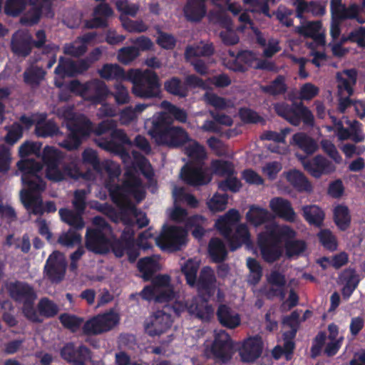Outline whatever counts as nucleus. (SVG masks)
Wrapping results in <instances>:
<instances>
[{"mask_svg": "<svg viewBox=\"0 0 365 365\" xmlns=\"http://www.w3.org/2000/svg\"><path fill=\"white\" fill-rule=\"evenodd\" d=\"M128 81L132 83V93L137 98L153 99L160 97V78L152 70L130 69Z\"/></svg>", "mask_w": 365, "mask_h": 365, "instance_id": "nucleus-5", "label": "nucleus"}, {"mask_svg": "<svg viewBox=\"0 0 365 365\" xmlns=\"http://www.w3.org/2000/svg\"><path fill=\"white\" fill-rule=\"evenodd\" d=\"M38 311L41 316L49 319L57 315L59 308L54 302L47 297H43L38 303Z\"/></svg>", "mask_w": 365, "mask_h": 365, "instance_id": "nucleus-49", "label": "nucleus"}, {"mask_svg": "<svg viewBox=\"0 0 365 365\" xmlns=\"http://www.w3.org/2000/svg\"><path fill=\"white\" fill-rule=\"evenodd\" d=\"M198 269L199 264L191 259H188L181 267L186 282L191 287H195Z\"/></svg>", "mask_w": 365, "mask_h": 365, "instance_id": "nucleus-50", "label": "nucleus"}, {"mask_svg": "<svg viewBox=\"0 0 365 365\" xmlns=\"http://www.w3.org/2000/svg\"><path fill=\"white\" fill-rule=\"evenodd\" d=\"M214 174L227 178L232 176L235 173L234 165L232 162L221 159L213 160L210 164Z\"/></svg>", "mask_w": 365, "mask_h": 365, "instance_id": "nucleus-44", "label": "nucleus"}, {"mask_svg": "<svg viewBox=\"0 0 365 365\" xmlns=\"http://www.w3.org/2000/svg\"><path fill=\"white\" fill-rule=\"evenodd\" d=\"M93 227H88L85 235L86 249L95 254H106L110 246V235L111 226L101 216H96L92 220Z\"/></svg>", "mask_w": 365, "mask_h": 365, "instance_id": "nucleus-6", "label": "nucleus"}, {"mask_svg": "<svg viewBox=\"0 0 365 365\" xmlns=\"http://www.w3.org/2000/svg\"><path fill=\"white\" fill-rule=\"evenodd\" d=\"M155 267L156 262L152 257H143L138 261V268L142 273L143 279L145 281L151 279L150 284L141 290L140 296L148 302H169L175 297L173 288L170 284V277L168 274H158L153 278Z\"/></svg>", "mask_w": 365, "mask_h": 365, "instance_id": "nucleus-1", "label": "nucleus"}, {"mask_svg": "<svg viewBox=\"0 0 365 365\" xmlns=\"http://www.w3.org/2000/svg\"><path fill=\"white\" fill-rule=\"evenodd\" d=\"M228 195L227 194L215 193L207 202V207L212 212H220L225 210L227 204Z\"/></svg>", "mask_w": 365, "mask_h": 365, "instance_id": "nucleus-58", "label": "nucleus"}, {"mask_svg": "<svg viewBox=\"0 0 365 365\" xmlns=\"http://www.w3.org/2000/svg\"><path fill=\"white\" fill-rule=\"evenodd\" d=\"M86 93L91 92L88 96L90 101L96 104H101L108 95L109 91L106 83L99 80H94L86 83Z\"/></svg>", "mask_w": 365, "mask_h": 365, "instance_id": "nucleus-30", "label": "nucleus"}, {"mask_svg": "<svg viewBox=\"0 0 365 365\" xmlns=\"http://www.w3.org/2000/svg\"><path fill=\"white\" fill-rule=\"evenodd\" d=\"M17 167L22 173L21 178L39 175L38 173L42 169L41 164L34 159L21 160L17 163Z\"/></svg>", "mask_w": 365, "mask_h": 365, "instance_id": "nucleus-45", "label": "nucleus"}, {"mask_svg": "<svg viewBox=\"0 0 365 365\" xmlns=\"http://www.w3.org/2000/svg\"><path fill=\"white\" fill-rule=\"evenodd\" d=\"M190 140L185 129L181 127H175L173 125L165 140H164L162 145H168L170 148H179Z\"/></svg>", "mask_w": 365, "mask_h": 365, "instance_id": "nucleus-34", "label": "nucleus"}, {"mask_svg": "<svg viewBox=\"0 0 365 365\" xmlns=\"http://www.w3.org/2000/svg\"><path fill=\"white\" fill-rule=\"evenodd\" d=\"M199 219L198 215H193L189 217L185 222L187 229H192V235L197 240H201L205 234V230L204 227L197 224Z\"/></svg>", "mask_w": 365, "mask_h": 365, "instance_id": "nucleus-61", "label": "nucleus"}, {"mask_svg": "<svg viewBox=\"0 0 365 365\" xmlns=\"http://www.w3.org/2000/svg\"><path fill=\"white\" fill-rule=\"evenodd\" d=\"M81 240L82 237L78 231L70 228L59 236L58 242L66 247H73L75 245H80Z\"/></svg>", "mask_w": 365, "mask_h": 365, "instance_id": "nucleus-52", "label": "nucleus"}, {"mask_svg": "<svg viewBox=\"0 0 365 365\" xmlns=\"http://www.w3.org/2000/svg\"><path fill=\"white\" fill-rule=\"evenodd\" d=\"M295 234L294 230L287 225L267 227L257 238L262 259L267 263L279 260L283 253L282 242L294 238Z\"/></svg>", "mask_w": 365, "mask_h": 365, "instance_id": "nucleus-3", "label": "nucleus"}, {"mask_svg": "<svg viewBox=\"0 0 365 365\" xmlns=\"http://www.w3.org/2000/svg\"><path fill=\"white\" fill-rule=\"evenodd\" d=\"M140 55L139 49L135 46H127L120 48L118 59L123 64H129Z\"/></svg>", "mask_w": 365, "mask_h": 365, "instance_id": "nucleus-57", "label": "nucleus"}, {"mask_svg": "<svg viewBox=\"0 0 365 365\" xmlns=\"http://www.w3.org/2000/svg\"><path fill=\"white\" fill-rule=\"evenodd\" d=\"M61 220L68 225L74 230H81L85 227V222L83 218L84 212L68 208H61L58 211Z\"/></svg>", "mask_w": 365, "mask_h": 365, "instance_id": "nucleus-32", "label": "nucleus"}, {"mask_svg": "<svg viewBox=\"0 0 365 365\" xmlns=\"http://www.w3.org/2000/svg\"><path fill=\"white\" fill-rule=\"evenodd\" d=\"M185 154L190 158V163L194 164H204V160L207 158V153L203 145L198 142L193 140L185 147Z\"/></svg>", "mask_w": 365, "mask_h": 365, "instance_id": "nucleus-42", "label": "nucleus"}, {"mask_svg": "<svg viewBox=\"0 0 365 365\" xmlns=\"http://www.w3.org/2000/svg\"><path fill=\"white\" fill-rule=\"evenodd\" d=\"M285 241L286 254L288 257L298 255L303 252L307 248L305 242L302 240L289 241V240H287Z\"/></svg>", "mask_w": 365, "mask_h": 365, "instance_id": "nucleus-64", "label": "nucleus"}, {"mask_svg": "<svg viewBox=\"0 0 365 365\" xmlns=\"http://www.w3.org/2000/svg\"><path fill=\"white\" fill-rule=\"evenodd\" d=\"M287 180L290 185L298 192H310L312 185L308 178L301 171L292 170L287 173Z\"/></svg>", "mask_w": 365, "mask_h": 365, "instance_id": "nucleus-33", "label": "nucleus"}, {"mask_svg": "<svg viewBox=\"0 0 365 365\" xmlns=\"http://www.w3.org/2000/svg\"><path fill=\"white\" fill-rule=\"evenodd\" d=\"M260 89L263 93L273 96L284 94L287 90L285 78L279 75L269 85L261 86Z\"/></svg>", "mask_w": 365, "mask_h": 365, "instance_id": "nucleus-43", "label": "nucleus"}, {"mask_svg": "<svg viewBox=\"0 0 365 365\" xmlns=\"http://www.w3.org/2000/svg\"><path fill=\"white\" fill-rule=\"evenodd\" d=\"M304 220L311 225L321 227L323 224L325 214L316 205H304L302 208Z\"/></svg>", "mask_w": 365, "mask_h": 365, "instance_id": "nucleus-37", "label": "nucleus"}, {"mask_svg": "<svg viewBox=\"0 0 365 365\" xmlns=\"http://www.w3.org/2000/svg\"><path fill=\"white\" fill-rule=\"evenodd\" d=\"M187 230L175 225H164L155 238L156 245L163 250H180L186 244Z\"/></svg>", "mask_w": 365, "mask_h": 365, "instance_id": "nucleus-12", "label": "nucleus"}, {"mask_svg": "<svg viewBox=\"0 0 365 365\" xmlns=\"http://www.w3.org/2000/svg\"><path fill=\"white\" fill-rule=\"evenodd\" d=\"M120 321L119 315L110 311L88 320L83 327V333L86 335L100 334L113 329Z\"/></svg>", "mask_w": 365, "mask_h": 365, "instance_id": "nucleus-13", "label": "nucleus"}, {"mask_svg": "<svg viewBox=\"0 0 365 365\" xmlns=\"http://www.w3.org/2000/svg\"><path fill=\"white\" fill-rule=\"evenodd\" d=\"M182 11L187 21L198 23L206 16L207 6L201 0H186Z\"/></svg>", "mask_w": 365, "mask_h": 365, "instance_id": "nucleus-26", "label": "nucleus"}, {"mask_svg": "<svg viewBox=\"0 0 365 365\" xmlns=\"http://www.w3.org/2000/svg\"><path fill=\"white\" fill-rule=\"evenodd\" d=\"M125 180L122 185H118L108 182L106 184L110 197L115 204L120 203L125 195L133 196L138 202H140L145 197V191L144 190L142 181L133 170H128L124 173Z\"/></svg>", "mask_w": 365, "mask_h": 365, "instance_id": "nucleus-7", "label": "nucleus"}, {"mask_svg": "<svg viewBox=\"0 0 365 365\" xmlns=\"http://www.w3.org/2000/svg\"><path fill=\"white\" fill-rule=\"evenodd\" d=\"M333 220L341 231H346L351 225V216L349 207L344 204H339L333 210Z\"/></svg>", "mask_w": 365, "mask_h": 365, "instance_id": "nucleus-36", "label": "nucleus"}, {"mask_svg": "<svg viewBox=\"0 0 365 365\" xmlns=\"http://www.w3.org/2000/svg\"><path fill=\"white\" fill-rule=\"evenodd\" d=\"M203 165L189 163L181 170V178L187 185L192 186L207 185L211 180L204 171Z\"/></svg>", "mask_w": 365, "mask_h": 365, "instance_id": "nucleus-24", "label": "nucleus"}, {"mask_svg": "<svg viewBox=\"0 0 365 365\" xmlns=\"http://www.w3.org/2000/svg\"><path fill=\"white\" fill-rule=\"evenodd\" d=\"M160 107L164 109L169 115H172L173 120L185 123L187 120V113L185 110L178 107L168 101H163Z\"/></svg>", "mask_w": 365, "mask_h": 365, "instance_id": "nucleus-47", "label": "nucleus"}, {"mask_svg": "<svg viewBox=\"0 0 365 365\" xmlns=\"http://www.w3.org/2000/svg\"><path fill=\"white\" fill-rule=\"evenodd\" d=\"M115 91L112 93L116 104H128L130 101L129 92L125 86L121 83H117L114 87Z\"/></svg>", "mask_w": 365, "mask_h": 365, "instance_id": "nucleus-59", "label": "nucleus"}, {"mask_svg": "<svg viewBox=\"0 0 365 365\" xmlns=\"http://www.w3.org/2000/svg\"><path fill=\"white\" fill-rule=\"evenodd\" d=\"M98 73L102 78L106 81H128L129 77V71L126 73L117 63H105L98 71Z\"/></svg>", "mask_w": 365, "mask_h": 365, "instance_id": "nucleus-31", "label": "nucleus"}, {"mask_svg": "<svg viewBox=\"0 0 365 365\" xmlns=\"http://www.w3.org/2000/svg\"><path fill=\"white\" fill-rule=\"evenodd\" d=\"M22 184L27 187L20 192L21 202L25 208L35 215H41L44 213L41 197L33 193L40 192L45 190L46 183L40 175L21 178Z\"/></svg>", "mask_w": 365, "mask_h": 365, "instance_id": "nucleus-8", "label": "nucleus"}, {"mask_svg": "<svg viewBox=\"0 0 365 365\" xmlns=\"http://www.w3.org/2000/svg\"><path fill=\"white\" fill-rule=\"evenodd\" d=\"M216 316L220 324L227 329H235L241 322L240 316L226 304H220Z\"/></svg>", "mask_w": 365, "mask_h": 365, "instance_id": "nucleus-27", "label": "nucleus"}, {"mask_svg": "<svg viewBox=\"0 0 365 365\" xmlns=\"http://www.w3.org/2000/svg\"><path fill=\"white\" fill-rule=\"evenodd\" d=\"M35 131L38 137H53L58 133L59 128L55 123L49 120L43 124H38Z\"/></svg>", "mask_w": 365, "mask_h": 365, "instance_id": "nucleus-55", "label": "nucleus"}, {"mask_svg": "<svg viewBox=\"0 0 365 365\" xmlns=\"http://www.w3.org/2000/svg\"><path fill=\"white\" fill-rule=\"evenodd\" d=\"M207 252L212 261L221 263L227 257V250L224 242L217 237H212L208 243Z\"/></svg>", "mask_w": 365, "mask_h": 365, "instance_id": "nucleus-35", "label": "nucleus"}, {"mask_svg": "<svg viewBox=\"0 0 365 365\" xmlns=\"http://www.w3.org/2000/svg\"><path fill=\"white\" fill-rule=\"evenodd\" d=\"M150 121L148 134L158 145H162L173 127V120L167 113L160 112L154 115Z\"/></svg>", "mask_w": 365, "mask_h": 365, "instance_id": "nucleus-17", "label": "nucleus"}, {"mask_svg": "<svg viewBox=\"0 0 365 365\" xmlns=\"http://www.w3.org/2000/svg\"><path fill=\"white\" fill-rule=\"evenodd\" d=\"M76 67L75 61L61 56L58 60V63L54 70V73L61 79L66 77H73L76 75L77 70Z\"/></svg>", "mask_w": 365, "mask_h": 365, "instance_id": "nucleus-40", "label": "nucleus"}, {"mask_svg": "<svg viewBox=\"0 0 365 365\" xmlns=\"http://www.w3.org/2000/svg\"><path fill=\"white\" fill-rule=\"evenodd\" d=\"M240 215L235 209L230 210L215 222L220 234L226 240L230 250L235 251L242 245L250 247L252 245L249 229L245 224H238Z\"/></svg>", "mask_w": 365, "mask_h": 365, "instance_id": "nucleus-2", "label": "nucleus"}, {"mask_svg": "<svg viewBox=\"0 0 365 365\" xmlns=\"http://www.w3.org/2000/svg\"><path fill=\"white\" fill-rule=\"evenodd\" d=\"M341 281L344 282V286L357 288L360 279L353 268H347L340 275Z\"/></svg>", "mask_w": 365, "mask_h": 365, "instance_id": "nucleus-63", "label": "nucleus"}, {"mask_svg": "<svg viewBox=\"0 0 365 365\" xmlns=\"http://www.w3.org/2000/svg\"><path fill=\"white\" fill-rule=\"evenodd\" d=\"M210 351L216 361L222 364L230 361L234 354V344L230 336L225 331L216 334Z\"/></svg>", "mask_w": 365, "mask_h": 365, "instance_id": "nucleus-14", "label": "nucleus"}, {"mask_svg": "<svg viewBox=\"0 0 365 365\" xmlns=\"http://www.w3.org/2000/svg\"><path fill=\"white\" fill-rule=\"evenodd\" d=\"M66 263L58 251H53L46 259L44 273L52 282H60L64 277Z\"/></svg>", "mask_w": 365, "mask_h": 365, "instance_id": "nucleus-21", "label": "nucleus"}, {"mask_svg": "<svg viewBox=\"0 0 365 365\" xmlns=\"http://www.w3.org/2000/svg\"><path fill=\"white\" fill-rule=\"evenodd\" d=\"M246 218L253 225L259 226L269 220L270 214L267 209L252 205L246 213Z\"/></svg>", "mask_w": 365, "mask_h": 365, "instance_id": "nucleus-39", "label": "nucleus"}, {"mask_svg": "<svg viewBox=\"0 0 365 365\" xmlns=\"http://www.w3.org/2000/svg\"><path fill=\"white\" fill-rule=\"evenodd\" d=\"M46 71L41 67L35 66L26 69L24 73L25 83L31 86H38L44 78Z\"/></svg>", "mask_w": 365, "mask_h": 365, "instance_id": "nucleus-51", "label": "nucleus"}, {"mask_svg": "<svg viewBox=\"0 0 365 365\" xmlns=\"http://www.w3.org/2000/svg\"><path fill=\"white\" fill-rule=\"evenodd\" d=\"M31 9L21 18L22 25L31 26L38 23L41 16L53 18L54 12L52 9L51 0H29Z\"/></svg>", "mask_w": 365, "mask_h": 365, "instance_id": "nucleus-16", "label": "nucleus"}, {"mask_svg": "<svg viewBox=\"0 0 365 365\" xmlns=\"http://www.w3.org/2000/svg\"><path fill=\"white\" fill-rule=\"evenodd\" d=\"M269 207L279 217L290 222L295 221L296 213L288 200L281 197H274L269 202Z\"/></svg>", "mask_w": 365, "mask_h": 365, "instance_id": "nucleus-25", "label": "nucleus"}, {"mask_svg": "<svg viewBox=\"0 0 365 365\" xmlns=\"http://www.w3.org/2000/svg\"><path fill=\"white\" fill-rule=\"evenodd\" d=\"M216 278L210 267H205L200 272L196 284L198 293L205 302H207L216 291Z\"/></svg>", "mask_w": 365, "mask_h": 365, "instance_id": "nucleus-19", "label": "nucleus"}, {"mask_svg": "<svg viewBox=\"0 0 365 365\" xmlns=\"http://www.w3.org/2000/svg\"><path fill=\"white\" fill-rule=\"evenodd\" d=\"M296 145L307 155H312L318 149L317 142L304 133H297L292 136Z\"/></svg>", "mask_w": 365, "mask_h": 365, "instance_id": "nucleus-38", "label": "nucleus"}, {"mask_svg": "<svg viewBox=\"0 0 365 365\" xmlns=\"http://www.w3.org/2000/svg\"><path fill=\"white\" fill-rule=\"evenodd\" d=\"M61 356L68 363L74 365H84L91 359L90 349L86 346H75L73 343H67L60 351Z\"/></svg>", "mask_w": 365, "mask_h": 365, "instance_id": "nucleus-20", "label": "nucleus"}, {"mask_svg": "<svg viewBox=\"0 0 365 365\" xmlns=\"http://www.w3.org/2000/svg\"><path fill=\"white\" fill-rule=\"evenodd\" d=\"M61 324L73 332L76 331L82 325L83 319L76 315L63 313L59 317Z\"/></svg>", "mask_w": 365, "mask_h": 365, "instance_id": "nucleus-54", "label": "nucleus"}, {"mask_svg": "<svg viewBox=\"0 0 365 365\" xmlns=\"http://www.w3.org/2000/svg\"><path fill=\"white\" fill-rule=\"evenodd\" d=\"M27 3L30 5V9L21 17V19L31 9L29 0H6L4 6V13L7 16L16 17L20 15L26 9Z\"/></svg>", "mask_w": 365, "mask_h": 365, "instance_id": "nucleus-46", "label": "nucleus"}, {"mask_svg": "<svg viewBox=\"0 0 365 365\" xmlns=\"http://www.w3.org/2000/svg\"><path fill=\"white\" fill-rule=\"evenodd\" d=\"M297 157L304 169L317 179L322 175L331 174L336 170L335 165L322 155H317L312 158L302 155H297Z\"/></svg>", "mask_w": 365, "mask_h": 365, "instance_id": "nucleus-15", "label": "nucleus"}, {"mask_svg": "<svg viewBox=\"0 0 365 365\" xmlns=\"http://www.w3.org/2000/svg\"><path fill=\"white\" fill-rule=\"evenodd\" d=\"M321 28V21H310L305 26L301 27L299 30V32L306 37L314 38L317 41H319V42H324V36L319 34Z\"/></svg>", "mask_w": 365, "mask_h": 365, "instance_id": "nucleus-48", "label": "nucleus"}, {"mask_svg": "<svg viewBox=\"0 0 365 365\" xmlns=\"http://www.w3.org/2000/svg\"><path fill=\"white\" fill-rule=\"evenodd\" d=\"M113 14L112 7L108 3L101 1L93 8V17L86 21L85 26L89 29H106L108 26V19Z\"/></svg>", "mask_w": 365, "mask_h": 365, "instance_id": "nucleus-22", "label": "nucleus"}, {"mask_svg": "<svg viewBox=\"0 0 365 365\" xmlns=\"http://www.w3.org/2000/svg\"><path fill=\"white\" fill-rule=\"evenodd\" d=\"M172 324L170 314L163 310H158L151 317L150 322L145 324V331L150 336H160L166 332Z\"/></svg>", "mask_w": 365, "mask_h": 365, "instance_id": "nucleus-23", "label": "nucleus"}, {"mask_svg": "<svg viewBox=\"0 0 365 365\" xmlns=\"http://www.w3.org/2000/svg\"><path fill=\"white\" fill-rule=\"evenodd\" d=\"M241 187V182L233 175L226 178L225 180H222L218 183V188L224 192L231 191L232 192H237Z\"/></svg>", "mask_w": 365, "mask_h": 365, "instance_id": "nucleus-62", "label": "nucleus"}, {"mask_svg": "<svg viewBox=\"0 0 365 365\" xmlns=\"http://www.w3.org/2000/svg\"><path fill=\"white\" fill-rule=\"evenodd\" d=\"M320 243L324 248L330 251L337 249V241L335 236L329 230H322L318 234Z\"/></svg>", "mask_w": 365, "mask_h": 365, "instance_id": "nucleus-56", "label": "nucleus"}, {"mask_svg": "<svg viewBox=\"0 0 365 365\" xmlns=\"http://www.w3.org/2000/svg\"><path fill=\"white\" fill-rule=\"evenodd\" d=\"M62 159V153L58 149L51 146H46L43 148L42 160L46 167V176L48 180L60 182L63 180L66 176L73 177V169L70 165H64L63 170L59 168Z\"/></svg>", "mask_w": 365, "mask_h": 365, "instance_id": "nucleus-11", "label": "nucleus"}, {"mask_svg": "<svg viewBox=\"0 0 365 365\" xmlns=\"http://www.w3.org/2000/svg\"><path fill=\"white\" fill-rule=\"evenodd\" d=\"M275 113L287 120L290 124L298 126L302 121L305 125L312 126L314 118L311 110L302 103L279 102L274 105Z\"/></svg>", "mask_w": 365, "mask_h": 365, "instance_id": "nucleus-10", "label": "nucleus"}, {"mask_svg": "<svg viewBox=\"0 0 365 365\" xmlns=\"http://www.w3.org/2000/svg\"><path fill=\"white\" fill-rule=\"evenodd\" d=\"M164 89L168 93L180 98H185L188 93L187 88L182 83L181 79L175 76L165 81Z\"/></svg>", "mask_w": 365, "mask_h": 365, "instance_id": "nucleus-41", "label": "nucleus"}, {"mask_svg": "<svg viewBox=\"0 0 365 365\" xmlns=\"http://www.w3.org/2000/svg\"><path fill=\"white\" fill-rule=\"evenodd\" d=\"M336 79L339 91H346L349 96L353 95V87L356 85L357 81V71L355 68L344 69L342 73L337 72Z\"/></svg>", "mask_w": 365, "mask_h": 365, "instance_id": "nucleus-29", "label": "nucleus"}, {"mask_svg": "<svg viewBox=\"0 0 365 365\" xmlns=\"http://www.w3.org/2000/svg\"><path fill=\"white\" fill-rule=\"evenodd\" d=\"M23 127L19 123H14L8 129V132L4 137V140L7 144H15L23 135Z\"/></svg>", "mask_w": 365, "mask_h": 365, "instance_id": "nucleus-60", "label": "nucleus"}, {"mask_svg": "<svg viewBox=\"0 0 365 365\" xmlns=\"http://www.w3.org/2000/svg\"><path fill=\"white\" fill-rule=\"evenodd\" d=\"M34 47L32 36L28 33H20L14 35L11 40V50L19 56H29Z\"/></svg>", "mask_w": 365, "mask_h": 365, "instance_id": "nucleus-28", "label": "nucleus"}, {"mask_svg": "<svg viewBox=\"0 0 365 365\" xmlns=\"http://www.w3.org/2000/svg\"><path fill=\"white\" fill-rule=\"evenodd\" d=\"M5 287L9 296L15 302L23 304L22 312L28 320L35 323L42 322L34 308L37 296L31 285L26 282L14 280L6 282Z\"/></svg>", "mask_w": 365, "mask_h": 365, "instance_id": "nucleus-4", "label": "nucleus"}, {"mask_svg": "<svg viewBox=\"0 0 365 365\" xmlns=\"http://www.w3.org/2000/svg\"><path fill=\"white\" fill-rule=\"evenodd\" d=\"M66 127L68 134L60 145L70 151L78 149L83 141L88 139L93 132V123L86 117L68 121Z\"/></svg>", "mask_w": 365, "mask_h": 365, "instance_id": "nucleus-9", "label": "nucleus"}, {"mask_svg": "<svg viewBox=\"0 0 365 365\" xmlns=\"http://www.w3.org/2000/svg\"><path fill=\"white\" fill-rule=\"evenodd\" d=\"M82 160L83 164L91 165L97 173H101L103 170L96 151L91 148H86L83 150L82 153Z\"/></svg>", "mask_w": 365, "mask_h": 365, "instance_id": "nucleus-53", "label": "nucleus"}, {"mask_svg": "<svg viewBox=\"0 0 365 365\" xmlns=\"http://www.w3.org/2000/svg\"><path fill=\"white\" fill-rule=\"evenodd\" d=\"M264 343L259 335L245 339L239 349V355L244 363H253L258 359L263 351Z\"/></svg>", "mask_w": 365, "mask_h": 365, "instance_id": "nucleus-18", "label": "nucleus"}]
</instances>
